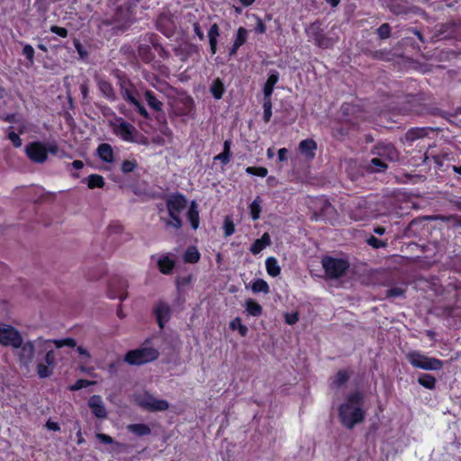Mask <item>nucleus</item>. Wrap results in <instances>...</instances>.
Segmentation results:
<instances>
[{"label": "nucleus", "instance_id": "1", "mask_svg": "<svg viewBox=\"0 0 461 461\" xmlns=\"http://www.w3.org/2000/svg\"><path fill=\"white\" fill-rule=\"evenodd\" d=\"M364 402V395L359 391H355L346 396L345 402L338 408L339 420L344 428L352 429L365 420Z\"/></svg>", "mask_w": 461, "mask_h": 461}, {"label": "nucleus", "instance_id": "2", "mask_svg": "<svg viewBox=\"0 0 461 461\" xmlns=\"http://www.w3.org/2000/svg\"><path fill=\"white\" fill-rule=\"evenodd\" d=\"M116 77L122 98L143 119L151 120V115L138 98L139 92L131 80L125 74H117Z\"/></svg>", "mask_w": 461, "mask_h": 461}, {"label": "nucleus", "instance_id": "3", "mask_svg": "<svg viewBox=\"0 0 461 461\" xmlns=\"http://www.w3.org/2000/svg\"><path fill=\"white\" fill-rule=\"evenodd\" d=\"M343 122L348 124V127H339L334 130L333 136L342 140L349 132V130L357 129L361 122L364 121L365 113L358 105L352 103H343L340 107Z\"/></svg>", "mask_w": 461, "mask_h": 461}, {"label": "nucleus", "instance_id": "4", "mask_svg": "<svg viewBox=\"0 0 461 461\" xmlns=\"http://www.w3.org/2000/svg\"><path fill=\"white\" fill-rule=\"evenodd\" d=\"M59 146L56 142L32 141L26 145L25 154L33 163L43 164L48 159V155L59 156Z\"/></svg>", "mask_w": 461, "mask_h": 461}, {"label": "nucleus", "instance_id": "5", "mask_svg": "<svg viewBox=\"0 0 461 461\" xmlns=\"http://www.w3.org/2000/svg\"><path fill=\"white\" fill-rule=\"evenodd\" d=\"M149 344V340L146 339L140 348L127 351L124 361L131 366H141L157 360L159 351Z\"/></svg>", "mask_w": 461, "mask_h": 461}, {"label": "nucleus", "instance_id": "6", "mask_svg": "<svg viewBox=\"0 0 461 461\" xmlns=\"http://www.w3.org/2000/svg\"><path fill=\"white\" fill-rule=\"evenodd\" d=\"M406 359L413 367L423 370L437 371L443 367L442 360L428 357L418 350L410 351Z\"/></svg>", "mask_w": 461, "mask_h": 461}, {"label": "nucleus", "instance_id": "7", "mask_svg": "<svg viewBox=\"0 0 461 461\" xmlns=\"http://www.w3.org/2000/svg\"><path fill=\"white\" fill-rule=\"evenodd\" d=\"M144 97L149 107L158 113L156 116V120L160 125L161 133L165 136L171 135L172 132L167 126V118L163 113V103L158 99L156 94L152 90H146L144 92Z\"/></svg>", "mask_w": 461, "mask_h": 461}, {"label": "nucleus", "instance_id": "8", "mask_svg": "<svg viewBox=\"0 0 461 461\" xmlns=\"http://www.w3.org/2000/svg\"><path fill=\"white\" fill-rule=\"evenodd\" d=\"M109 125L112 128L113 133L122 140L126 142L136 141L137 129L123 118L115 117L113 121H110Z\"/></svg>", "mask_w": 461, "mask_h": 461}, {"label": "nucleus", "instance_id": "9", "mask_svg": "<svg viewBox=\"0 0 461 461\" xmlns=\"http://www.w3.org/2000/svg\"><path fill=\"white\" fill-rule=\"evenodd\" d=\"M321 264L327 277L330 279L341 277L349 267V263L346 259L330 256L323 257Z\"/></svg>", "mask_w": 461, "mask_h": 461}, {"label": "nucleus", "instance_id": "10", "mask_svg": "<svg viewBox=\"0 0 461 461\" xmlns=\"http://www.w3.org/2000/svg\"><path fill=\"white\" fill-rule=\"evenodd\" d=\"M305 32L308 41H312L318 48L326 50L332 48L334 45L333 40L325 34L320 22L312 23L305 29Z\"/></svg>", "mask_w": 461, "mask_h": 461}, {"label": "nucleus", "instance_id": "11", "mask_svg": "<svg viewBox=\"0 0 461 461\" xmlns=\"http://www.w3.org/2000/svg\"><path fill=\"white\" fill-rule=\"evenodd\" d=\"M23 342V339L18 330L11 325L0 323V344L2 346L20 348Z\"/></svg>", "mask_w": 461, "mask_h": 461}, {"label": "nucleus", "instance_id": "12", "mask_svg": "<svg viewBox=\"0 0 461 461\" xmlns=\"http://www.w3.org/2000/svg\"><path fill=\"white\" fill-rule=\"evenodd\" d=\"M371 154L383 158L385 163L395 162L400 157L398 149L389 142H378L372 148Z\"/></svg>", "mask_w": 461, "mask_h": 461}, {"label": "nucleus", "instance_id": "13", "mask_svg": "<svg viewBox=\"0 0 461 461\" xmlns=\"http://www.w3.org/2000/svg\"><path fill=\"white\" fill-rule=\"evenodd\" d=\"M128 284L127 281L121 276H113L108 283L107 294L111 299L118 298L121 302L125 300L128 296Z\"/></svg>", "mask_w": 461, "mask_h": 461}, {"label": "nucleus", "instance_id": "14", "mask_svg": "<svg viewBox=\"0 0 461 461\" xmlns=\"http://www.w3.org/2000/svg\"><path fill=\"white\" fill-rule=\"evenodd\" d=\"M136 401L139 406L149 411H164L169 407L167 401L157 399L148 393L139 396Z\"/></svg>", "mask_w": 461, "mask_h": 461}, {"label": "nucleus", "instance_id": "15", "mask_svg": "<svg viewBox=\"0 0 461 461\" xmlns=\"http://www.w3.org/2000/svg\"><path fill=\"white\" fill-rule=\"evenodd\" d=\"M188 200L186 196L181 193H173L166 199V206L168 214H181L186 208Z\"/></svg>", "mask_w": 461, "mask_h": 461}, {"label": "nucleus", "instance_id": "16", "mask_svg": "<svg viewBox=\"0 0 461 461\" xmlns=\"http://www.w3.org/2000/svg\"><path fill=\"white\" fill-rule=\"evenodd\" d=\"M194 103L191 96L186 95L175 99L171 104L172 113L176 116H187L194 110Z\"/></svg>", "mask_w": 461, "mask_h": 461}, {"label": "nucleus", "instance_id": "17", "mask_svg": "<svg viewBox=\"0 0 461 461\" xmlns=\"http://www.w3.org/2000/svg\"><path fill=\"white\" fill-rule=\"evenodd\" d=\"M156 28L166 37H172L176 29L173 15L169 14H160L156 22Z\"/></svg>", "mask_w": 461, "mask_h": 461}, {"label": "nucleus", "instance_id": "18", "mask_svg": "<svg viewBox=\"0 0 461 461\" xmlns=\"http://www.w3.org/2000/svg\"><path fill=\"white\" fill-rule=\"evenodd\" d=\"M158 327L164 329L166 323L170 320L171 308L166 302L159 301L153 309Z\"/></svg>", "mask_w": 461, "mask_h": 461}, {"label": "nucleus", "instance_id": "19", "mask_svg": "<svg viewBox=\"0 0 461 461\" xmlns=\"http://www.w3.org/2000/svg\"><path fill=\"white\" fill-rule=\"evenodd\" d=\"M317 149V142L312 138L301 140L298 145L299 153L307 161H312L315 158Z\"/></svg>", "mask_w": 461, "mask_h": 461}, {"label": "nucleus", "instance_id": "20", "mask_svg": "<svg viewBox=\"0 0 461 461\" xmlns=\"http://www.w3.org/2000/svg\"><path fill=\"white\" fill-rule=\"evenodd\" d=\"M87 405L90 408L93 415L97 419L107 418V411L104 404L103 399L98 394L92 395L87 402Z\"/></svg>", "mask_w": 461, "mask_h": 461}, {"label": "nucleus", "instance_id": "21", "mask_svg": "<svg viewBox=\"0 0 461 461\" xmlns=\"http://www.w3.org/2000/svg\"><path fill=\"white\" fill-rule=\"evenodd\" d=\"M439 32L444 36V38L459 40L461 33V23L455 22L446 23L441 25Z\"/></svg>", "mask_w": 461, "mask_h": 461}, {"label": "nucleus", "instance_id": "22", "mask_svg": "<svg viewBox=\"0 0 461 461\" xmlns=\"http://www.w3.org/2000/svg\"><path fill=\"white\" fill-rule=\"evenodd\" d=\"M97 157L105 163H113L115 160V155L113 149L109 143H101L96 149Z\"/></svg>", "mask_w": 461, "mask_h": 461}, {"label": "nucleus", "instance_id": "23", "mask_svg": "<svg viewBox=\"0 0 461 461\" xmlns=\"http://www.w3.org/2000/svg\"><path fill=\"white\" fill-rule=\"evenodd\" d=\"M97 86L104 97H105L108 101L115 102L117 100L114 88L109 81L104 78H99L97 80Z\"/></svg>", "mask_w": 461, "mask_h": 461}, {"label": "nucleus", "instance_id": "24", "mask_svg": "<svg viewBox=\"0 0 461 461\" xmlns=\"http://www.w3.org/2000/svg\"><path fill=\"white\" fill-rule=\"evenodd\" d=\"M279 74L277 71H273L267 77L264 87H263V95L264 100H271V95L274 92V88L276 84L278 82Z\"/></svg>", "mask_w": 461, "mask_h": 461}, {"label": "nucleus", "instance_id": "25", "mask_svg": "<svg viewBox=\"0 0 461 461\" xmlns=\"http://www.w3.org/2000/svg\"><path fill=\"white\" fill-rule=\"evenodd\" d=\"M388 164L379 157L373 158L365 167V170L367 173H382L386 171Z\"/></svg>", "mask_w": 461, "mask_h": 461}, {"label": "nucleus", "instance_id": "26", "mask_svg": "<svg viewBox=\"0 0 461 461\" xmlns=\"http://www.w3.org/2000/svg\"><path fill=\"white\" fill-rule=\"evenodd\" d=\"M186 218L190 222V225L193 230H196L199 228L200 224V216L198 205L195 201H192L189 206V209L186 213Z\"/></svg>", "mask_w": 461, "mask_h": 461}, {"label": "nucleus", "instance_id": "27", "mask_svg": "<svg viewBox=\"0 0 461 461\" xmlns=\"http://www.w3.org/2000/svg\"><path fill=\"white\" fill-rule=\"evenodd\" d=\"M271 244L270 235L265 232L260 239H257L250 246V252L254 255H258L264 249Z\"/></svg>", "mask_w": 461, "mask_h": 461}, {"label": "nucleus", "instance_id": "28", "mask_svg": "<svg viewBox=\"0 0 461 461\" xmlns=\"http://www.w3.org/2000/svg\"><path fill=\"white\" fill-rule=\"evenodd\" d=\"M220 36V28L217 23L211 25L208 31L210 52L212 55L216 54L218 46V37Z\"/></svg>", "mask_w": 461, "mask_h": 461}, {"label": "nucleus", "instance_id": "29", "mask_svg": "<svg viewBox=\"0 0 461 461\" xmlns=\"http://www.w3.org/2000/svg\"><path fill=\"white\" fill-rule=\"evenodd\" d=\"M430 131L429 128H420V127H414L409 129L405 133V140L408 142H413L419 139L424 138L428 135L429 131Z\"/></svg>", "mask_w": 461, "mask_h": 461}, {"label": "nucleus", "instance_id": "30", "mask_svg": "<svg viewBox=\"0 0 461 461\" xmlns=\"http://www.w3.org/2000/svg\"><path fill=\"white\" fill-rule=\"evenodd\" d=\"M226 91L225 85L220 77H217L212 80L210 86V93L215 100H220L222 98L224 93Z\"/></svg>", "mask_w": 461, "mask_h": 461}, {"label": "nucleus", "instance_id": "31", "mask_svg": "<svg viewBox=\"0 0 461 461\" xmlns=\"http://www.w3.org/2000/svg\"><path fill=\"white\" fill-rule=\"evenodd\" d=\"M232 141L230 139L225 140L223 142V150L214 157V160H219L221 162L223 166H226L230 161V157L232 155L230 148Z\"/></svg>", "mask_w": 461, "mask_h": 461}, {"label": "nucleus", "instance_id": "32", "mask_svg": "<svg viewBox=\"0 0 461 461\" xmlns=\"http://www.w3.org/2000/svg\"><path fill=\"white\" fill-rule=\"evenodd\" d=\"M175 267V260L168 256H163L158 260V267L163 275H170Z\"/></svg>", "mask_w": 461, "mask_h": 461}, {"label": "nucleus", "instance_id": "33", "mask_svg": "<svg viewBox=\"0 0 461 461\" xmlns=\"http://www.w3.org/2000/svg\"><path fill=\"white\" fill-rule=\"evenodd\" d=\"M127 430L131 432L137 437L149 436L151 433V429L149 425L144 423H132L126 427Z\"/></svg>", "mask_w": 461, "mask_h": 461}, {"label": "nucleus", "instance_id": "34", "mask_svg": "<svg viewBox=\"0 0 461 461\" xmlns=\"http://www.w3.org/2000/svg\"><path fill=\"white\" fill-rule=\"evenodd\" d=\"M351 374L346 369H340L331 379V386L340 388L349 380Z\"/></svg>", "mask_w": 461, "mask_h": 461}, {"label": "nucleus", "instance_id": "35", "mask_svg": "<svg viewBox=\"0 0 461 461\" xmlns=\"http://www.w3.org/2000/svg\"><path fill=\"white\" fill-rule=\"evenodd\" d=\"M245 310L249 315L253 317H259L263 313L262 306L251 298L245 301Z\"/></svg>", "mask_w": 461, "mask_h": 461}, {"label": "nucleus", "instance_id": "36", "mask_svg": "<svg viewBox=\"0 0 461 461\" xmlns=\"http://www.w3.org/2000/svg\"><path fill=\"white\" fill-rule=\"evenodd\" d=\"M266 269L272 277H276L281 274V267L277 259L274 257H269L266 259Z\"/></svg>", "mask_w": 461, "mask_h": 461}, {"label": "nucleus", "instance_id": "37", "mask_svg": "<svg viewBox=\"0 0 461 461\" xmlns=\"http://www.w3.org/2000/svg\"><path fill=\"white\" fill-rule=\"evenodd\" d=\"M201 258V254L195 246H190L184 253L183 259L185 263L195 264Z\"/></svg>", "mask_w": 461, "mask_h": 461}, {"label": "nucleus", "instance_id": "38", "mask_svg": "<svg viewBox=\"0 0 461 461\" xmlns=\"http://www.w3.org/2000/svg\"><path fill=\"white\" fill-rule=\"evenodd\" d=\"M151 50H152V48L149 44H140L139 46V49H138L139 55H140V59L146 63H150L155 59V56L152 53Z\"/></svg>", "mask_w": 461, "mask_h": 461}, {"label": "nucleus", "instance_id": "39", "mask_svg": "<svg viewBox=\"0 0 461 461\" xmlns=\"http://www.w3.org/2000/svg\"><path fill=\"white\" fill-rule=\"evenodd\" d=\"M436 382V378L430 374L424 373L418 377V383L426 389H435Z\"/></svg>", "mask_w": 461, "mask_h": 461}, {"label": "nucleus", "instance_id": "40", "mask_svg": "<svg viewBox=\"0 0 461 461\" xmlns=\"http://www.w3.org/2000/svg\"><path fill=\"white\" fill-rule=\"evenodd\" d=\"M261 199L259 196H257L253 202L249 205V214L253 221H257L260 217V213L262 211L261 208Z\"/></svg>", "mask_w": 461, "mask_h": 461}, {"label": "nucleus", "instance_id": "41", "mask_svg": "<svg viewBox=\"0 0 461 461\" xmlns=\"http://www.w3.org/2000/svg\"><path fill=\"white\" fill-rule=\"evenodd\" d=\"M87 187L89 189L103 188L104 185V179L101 175L92 174L86 179Z\"/></svg>", "mask_w": 461, "mask_h": 461}, {"label": "nucleus", "instance_id": "42", "mask_svg": "<svg viewBox=\"0 0 461 461\" xmlns=\"http://www.w3.org/2000/svg\"><path fill=\"white\" fill-rule=\"evenodd\" d=\"M251 290L253 293L268 294L270 291L269 285L264 279L258 278L251 283Z\"/></svg>", "mask_w": 461, "mask_h": 461}, {"label": "nucleus", "instance_id": "43", "mask_svg": "<svg viewBox=\"0 0 461 461\" xmlns=\"http://www.w3.org/2000/svg\"><path fill=\"white\" fill-rule=\"evenodd\" d=\"M22 357L31 360L34 356V344L32 341H28L25 344L23 343L21 347Z\"/></svg>", "mask_w": 461, "mask_h": 461}, {"label": "nucleus", "instance_id": "44", "mask_svg": "<svg viewBox=\"0 0 461 461\" xmlns=\"http://www.w3.org/2000/svg\"><path fill=\"white\" fill-rule=\"evenodd\" d=\"M222 229L225 237H230L235 232V224L230 216L224 218Z\"/></svg>", "mask_w": 461, "mask_h": 461}, {"label": "nucleus", "instance_id": "45", "mask_svg": "<svg viewBox=\"0 0 461 461\" xmlns=\"http://www.w3.org/2000/svg\"><path fill=\"white\" fill-rule=\"evenodd\" d=\"M246 173L251 176H257L259 177H266L268 174V170L265 167H248L245 169Z\"/></svg>", "mask_w": 461, "mask_h": 461}, {"label": "nucleus", "instance_id": "46", "mask_svg": "<svg viewBox=\"0 0 461 461\" xmlns=\"http://www.w3.org/2000/svg\"><path fill=\"white\" fill-rule=\"evenodd\" d=\"M138 167V163L135 159H125L121 165V171L123 174L132 173Z\"/></svg>", "mask_w": 461, "mask_h": 461}, {"label": "nucleus", "instance_id": "47", "mask_svg": "<svg viewBox=\"0 0 461 461\" xmlns=\"http://www.w3.org/2000/svg\"><path fill=\"white\" fill-rule=\"evenodd\" d=\"M247 40H248L247 29H245L244 27H240L237 30L236 38L233 42L235 44H237L238 46L241 47L242 45H244L246 43Z\"/></svg>", "mask_w": 461, "mask_h": 461}, {"label": "nucleus", "instance_id": "48", "mask_svg": "<svg viewBox=\"0 0 461 461\" xmlns=\"http://www.w3.org/2000/svg\"><path fill=\"white\" fill-rule=\"evenodd\" d=\"M52 368L47 364L39 363L37 365V374L40 378H47L52 375Z\"/></svg>", "mask_w": 461, "mask_h": 461}, {"label": "nucleus", "instance_id": "49", "mask_svg": "<svg viewBox=\"0 0 461 461\" xmlns=\"http://www.w3.org/2000/svg\"><path fill=\"white\" fill-rule=\"evenodd\" d=\"M170 220H167L166 225L173 227L176 230L181 229L183 226V221L180 217V214H168Z\"/></svg>", "mask_w": 461, "mask_h": 461}, {"label": "nucleus", "instance_id": "50", "mask_svg": "<svg viewBox=\"0 0 461 461\" xmlns=\"http://www.w3.org/2000/svg\"><path fill=\"white\" fill-rule=\"evenodd\" d=\"M263 121L267 123L272 117V102L271 100H264L263 102Z\"/></svg>", "mask_w": 461, "mask_h": 461}, {"label": "nucleus", "instance_id": "51", "mask_svg": "<svg viewBox=\"0 0 461 461\" xmlns=\"http://www.w3.org/2000/svg\"><path fill=\"white\" fill-rule=\"evenodd\" d=\"M93 384H94V382L89 381L87 379H84V378L77 379L73 384H71L69 386V390L70 391H78L83 388H86Z\"/></svg>", "mask_w": 461, "mask_h": 461}, {"label": "nucleus", "instance_id": "52", "mask_svg": "<svg viewBox=\"0 0 461 461\" xmlns=\"http://www.w3.org/2000/svg\"><path fill=\"white\" fill-rule=\"evenodd\" d=\"M366 243L374 249H381L387 246L386 240H382L373 235H371L367 240Z\"/></svg>", "mask_w": 461, "mask_h": 461}, {"label": "nucleus", "instance_id": "53", "mask_svg": "<svg viewBox=\"0 0 461 461\" xmlns=\"http://www.w3.org/2000/svg\"><path fill=\"white\" fill-rule=\"evenodd\" d=\"M406 293V289L402 287H392L386 290L385 296L387 298L402 297Z\"/></svg>", "mask_w": 461, "mask_h": 461}, {"label": "nucleus", "instance_id": "54", "mask_svg": "<svg viewBox=\"0 0 461 461\" xmlns=\"http://www.w3.org/2000/svg\"><path fill=\"white\" fill-rule=\"evenodd\" d=\"M391 26L389 23H383L377 29V34L381 40L388 39L391 36Z\"/></svg>", "mask_w": 461, "mask_h": 461}, {"label": "nucleus", "instance_id": "55", "mask_svg": "<svg viewBox=\"0 0 461 461\" xmlns=\"http://www.w3.org/2000/svg\"><path fill=\"white\" fill-rule=\"evenodd\" d=\"M8 139L14 148H20L23 144L19 134L13 131V127H9Z\"/></svg>", "mask_w": 461, "mask_h": 461}, {"label": "nucleus", "instance_id": "56", "mask_svg": "<svg viewBox=\"0 0 461 461\" xmlns=\"http://www.w3.org/2000/svg\"><path fill=\"white\" fill-rule=\"evenodd\" d=\"M22 53L31 64L34 62L35 51L32 45L24 44Z\"/></svg>", "mask_w": 461, "mask_h": 461}, {"label": "nucleus", "instance_id": "57", "mask_svg": "<svg viewBox=\"0 0 461 461\" xmlns=\"http://www.w3.org/2000/svg\"><path fill=\"white\" fill-rule=\"evenodd\" d=\"M96 438L104 445L115 444L117 446H121L120 443L116 442L111 436L104 433H96Z\"/></svg>", "mask_w": 461, "mask_h": 461}, {"label": "nucleus", "instance_id": "58", "mask_svg": "<svg viewBox=\"0 0 461 461\" xmlns=\"http://www.w3.org/2000/svg\"><path fill=\"white\" fill-rule=\"evenodd\" d=\"M73 43L77 54L81 59H86L88 57L87 50L85 49V47L82 45L78 39L75 38Z\"/></svg>", "mask_w": 461, "mask_h": 461}, {"label": "nucleus", "instance_id": "59", "mask_svg": "<svg viewBox=\"0 0 461 461\" xmlns=\"http://www.w3.org/2000/svg\"><path fill=\"white\" fill-rule=\"evenodd\" d=\"M54 343L57 348H62L64 346H67L69 348H74L77 345L76 340L72 338H67V339H63L55 340Z\"/></svg>", "mask_w": 461, "mask_h": 461}, {"label": "nucleus", "instance_id": "60", "mask_svg": "<svg viewBox=\"0 0 461 461\" xmlns=\"http://www.w3.org/2000/svg\"><path fill=\"white\" fill-rule=\"evenodd\" d=\"M50 31L61 38H66L68 35V31L66 28L58 25H51Z\"/></svg>", "mask_w": 461, "mask_h": 461}, {"label": "nucleus", "instance_id": "61", "mask_svg": "<svg viewBox=\"0 0 461 461\" xmlns=\"http://www.w3.org/2000/svg\"><path fill=\"white\" fill-rule=\"evenodd\" d=\"M154 50L158 53V57L167 59L169 57V52L164 48V46L161 43H158L152 47Z\"/></svg>", "mask_w": 461, "mask_h": 461}, {"label": "nucleus", "instance_id": "62", "mask_svg": "<svg viewBox=\"0 0 461 461\" xmlns=\"http://www.w3.org/2000/svg\"><path fill=\"white\" fill-rule=\"evenodd\" d=\"M256 20H257V23H256V26L254 28L255 32H257L258 34L266 33L267 26H266L265 23L263 22V20L258 16H256Z\"/></svg>", "mask_w": 461, "mask_h": 461}, {"label": "nucleus", "instance_id": "63", "mask_svg": "<svg viewBox=\"0 0 461 461\" xmlns=\"http://www.w3.org/2000/svg\"><path fill=\"white\" fill-rule=\"evenodd\" d=\"M123 230L122 225L119 221H113L108 226L110 233H121Z\"/></svg>", "mask_w": 461, "mask_h": 461}, {"label": "nucleus", "instance_id": "64", "mask_svg": "<svg viewBox=\"0 0 461 461\" xmlns=\"http://www.w3.org/2000/svg\"><path fill=\"white\" fill-rule=\"evenodd\" d=\"M160 38L158 34L156 33H149L147 34V37H146V41L149 43V45L152 47H154L155 45L160 43L159 41Z\"/></svg>", "mask_w": 461, "mask_h": 461}]
</instances>
